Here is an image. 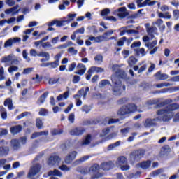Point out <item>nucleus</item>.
I'll return each instance as SVG.
<instances>
[{
	"label": "nucleus",
	"mask_w": 179,
	"mask_h": 179,
	"mask_svg": "<svg viewBox=\"0 0 179 179\" xmlns=\"http://www.w3.org/2000/svg\"><path fill=\"white\" fill-rule=\"evenodd\" d=\"M64 130L62 129H53L51 131L52 136H57V135H62Z\"/></svg>",
	"instance_id": "27"
},
{
	"label": "nucleus",
	"mask_w": 179,
	"mask_h": 179,
	"mask_svg": "<svg viewBox=\"0 0 179 179\" xmlns=\"http://www.w3.org/2000/svg\"><path fill=\"white\" fill-rule=\"evenodd\" d=\"M76 156H78V152L76 151L71 152L67 156L65 157L64 162L66 163V164H71L73 160L76 159Z\"/></svg>",
	"instance_id": "10"
},
{
	"label": "nucleus",
	"mask_w": 179,
	"mask_h": 179,
	"mask_svg": "<svg viewBox=\"0 0 179 179\" xmlns=\"http://www.w3.org/2000/svg\"><path fill=\"white\" fill-rule=\"evenodd\" d=\"M88 159L89 156H84L79 159H76L73 164L76 165L80 164L81 163H83V162H86V160H87Z\"/></svg>",
	"instance_id": "32"
},
{
	"label": "nucleus",
	"mask_w": 179,
	"mask_h": 179,
	"mask_svg": "<svg viewBox=\"0 0 179 179\" xmlns=\"http://www.w3.org/2000/svg\"><path fill=\"white\" fill-rule=\"evenodd\" d=\"M36 127L38 128V129H43L44 123L43 122V120H41V118L38 117L36 119Z\"/></svg>",
	"instance_id": "28"
},
{
	"label": "nucleus",
	"mask_w": 179,
	"mask_h": 179,
	"mask_svg": "<svg viewBox=\"0 0 179 179\" xmlns=\"http://www.w3.org/2000/svg\"><path fill=\"white\" fill-rule=\"evenodd\" d=\"M37 56L45 57L47 61H50V53L47 52H41L37 55Z\"/></svg>",
	"instance_id": "35"
},
{
	"label": "nucleus",
	"mask_w": 179,
	"mask_h": 179,
	"mask_svg": "<svg viewBox=\"0 0 179 179\" xmlns=\"http://www.w3.org/2000/svg\"><path fill=\"white\" fill-rule=\"evenodd\" d=\"M59 81V78H52L49 80V85H55V83H58Z\"/></svg>",
	"instance_id": "61"
},
{
	"label": "nucleus",
	"mask_w": 179,
	"mask_h": 179,
	"mask_svg": "<svg viewBox=\"0 0 179 179\" xmlns=\"http://www.w3.org/2000/svg\"><path fill=\"white\" fill-rule=\"evenodd\" d=\"M128 101H129V99L123 97L117 100V104H119V106H122V104H125L126 103H128Z\"/></svg>",
	"instance_id": "36"
},
{
	"label": "nucleus",
	"mask_w": 179,
	"mask_h": 179,
	"mask_svg": "<svg viewBox=\"0 0 179 179\" xmlns=\"http://www.w3.org/2000/svg\"><path fill=\"white\" fill-rule=\"evenodd\" d=\"M40 66L41 68H47V66H50V68L51 69H55V68L59 66V63H57V62H49L48 63H42L40 64Z\"/></svg>",
	"instance_id": "15"
},
{
	"label": "nucleus",
	"mask_w": 179,
	"mask_h": 179,
	"mask_svg": "<svg viewBox=\"0 0 179 179\" xmlns=\"http://www.w3.org/2000/svg\"><path fill=\"white\" fill-rule=\"evenodd\" d=\"M59 170L62 171H69L71 168L68 167V166L65 164H62V166H59Z\"/></svg>",
	"instance_id": "50"
},
{
	"label": "nucleus",
	"mask_w": 179,
	"mask_h": 179,
	"mask_svg": "<svg viewBox=\"0 0 179 179\" xmlns=\"http://www.w3.org/2000/svg\"><path fill=\"white\" fill-rule=\"evenodd\" d=\"M10 148L9 146H1L0 147V157H3V156H8L9 155V152Z\"/></svg>",
	"instance_id": "18"
},
{
	"label": "nucleus",
	"mask_w": 179,
	"mask_h": 179,
	"mask_svg": "<svg viewBox=\"0 0 179 179\" xmlns=\"http://www.w3.org/2000/svg\"><path fill=\"white\" fill-rule=\"evenodd\" d=\"M22 39L20 38H13L7 40L4 43V48H8V47H12L15 43H20Z\"/></svg>",
	"instance_id": "14"
},
{
	"label": "nucleus",
	"mask_w": 179,
	"mask_h": 179,
	"mask_svg": "<svg viewBox=\"0 0 179 179\" xmlns=\"http://www.w3.org/2000/svg\"><path fill=\"white\" fill-rule=\"evenodd\" d=\"M117 15L120 19H124V17H127V16L129 15V13L128 12L120 13Z\"/></svg>",
	"instance_id": "54"
},
{
	"label": "nucleus",
	"mask_w": 179,
	"mask_h": 179,
	"mask_svg": "<svg viewBox=\"0 0 179 179\" xmlns=\"http://www.w3.org/2000/svg\"><path fill=\"white\" fill-rule=\"evenodd\" d=\"M10 146L13 150L17 151L22 148L20 142H19V139L17 138H13L10 141Z\"/></svg>",
	"instance_id": "13"
},
{
	"label": "nucleus",
	"mask_w": 179,
	"mask_h": 179,
	"mask_svg": "<svg viewBox=\"0 0 179 179\" xmlns=\"http://www.w3.org/2000/svg\"><path fill=\"white\" fill-rule=\"evenodd\" d=\"M1 131H0V136H5L8 134V129H1Z\"/></svg>",
	"instance_id": "64"
},
{
	"label": "nucleus",
	"mask_w": 179,
	"mask_h": 179,
	"mask_svg": "<svg viewBox=\"0 0 179 179\" xmlns=\"http://www.w3.org/2000/svg\"><path fill=\"white\" fill-rule=\"evenodd\" d=\"M12 61V55H9L7 57H3L1 59V62L6 64V62H10Z\"/></svg>",
	"instance_id": "40"
},
{
	"label": "nucleus",
	"mask_w": 179,
	"mask_h": 179,
	"mask_svg": "<svg viewBox=\"0 0 179 179\" xmlns=\"http://www.w3.org/2000/svg\"><path fill=\"white\" fill-rule=\"evenodd\" d=\"M120 169H121L122 171H128V170H129V169H131V166L128 164L122 165L120 166Z\"/></svg>",
	"instance_id": "59"
},
{
	"label": "nucleus",
	"mask_w": 179,
	"mask_h": 179,
	"mask_svg": "<svg viewBox=\"0 0 179 179\" xmlns=\"http://www.w3.org/2000/svg\"><path fill=\"white\" fill-rule=\"evenodd\" d=\"M94 61L96 62H103V56L101 55H97L94 57Z\"/></svg>",
	"instance_id": "58"
},
{
	"label": "nucleus",
	"mask_w": 179,
	"mask_h": 179,
	"mask_svg": "<svg viewBox=\"0 0 179 179\" xmlns=\"http://www.w3.org/2000/svg\"><path fill=\"white\" fill-rule=\"evenodd\" d=\"M125 79L127 78V73L122 70H118L115 72V75L111 76L112 81V91L115 96H121L124 92H125L127 87L125 85H122L121 79Z\"/></svg>",
	"instance_id": "1"
},
{
	"label": "nucleus",
	"mask_w": 179,
	"mask_h": 179,
	"mask_svg": "<svg viewBox=\"0 0 179 179\" xmlns=\"http://www.w3.org/2000/svg\"><path fill=\"white\" fill-rule=\"evenodd\" d=\"M47 40H48V36L43 38L41 41H36L34 42V44L36 47H38L39 44H43V43H44V41H47Z\"/></svg>",
	"instance_id": "44"
},
{
	"label": "nucleus",
	"mask_w": 179,
	"mask_h": 179,
	"mask_svg": "<svg viewBox=\"0 0 179 179\" xmlns=\"http://www.w3.org/2000/svg\"><path fill=\"white\" fill-rule=\"evenodd\" d=\"M39 115L42 117H45L47 114H48V110L45 108H41L38 113Z\"/></svg>",
	"instance_id": "45"
},
{
	"label": "nucleus",
	"mask_w": 179,
	"mask_h": 179,
	"mask_svg": "<svg viewBox=\"0 0 179 179\" xmlns=\"http://www.w3.org/2000/svg\"><path fill=\"white\" fill-rule=\"evenodd\" d=\"M22 129H23V127H22V125L18 124V125L11 127L10 129V131L13 135H17V134H20V132H22Z\"/></svg>",
	"instance_id": "17"
},
{
	"label": "nucleus",
	"mask_w": 179,
	"mask_h": 179,
	"mask_svg": "<svg viewBox=\"0 0 179 179\" xmlns=\"http://www.w3.org/2000/svg\"><path fill=\"white\" fill-rule=\"evenodd\" d=\"M67 17H69V20H66V24H69L71 23V22H72V20H74V19L76 17V14H71V13H69L67 15Z\"/></svg>",
	"instance_id": "37"
},
{
	"label": "nucleus",
	"mask_w": 179,
	"mask_h": 179,
	"mask_svg": "<svg viewBox=\"0 0 179 179\" xmlns=\"http://www.w3.org/2000/svg\"><path fill=\"white\" fill-rule=\"evenodd\" d=\"M157 45V40H155L151 43H146L145 47H147V48H149L150 50H152V48H155V45Z\"/></svg>",
	"instance_id": "33"
},
{
	"label": "nucleus",
	"mask_w": 179,
	"mask_h": 179,
	"mask_svg": "<svg viewBox=\"0 0 179 179\" xmlns=\"http://www.w3.org/2000/svg\"><path fill=\"white\" fill-rule=\"evenodd\" d=\"M43 135L45 136H48V131L34 132L31 136V139H36V138H38V136H43Z\"/></svg>",
	"instance_id": "20"
},
{
	"label": "nucleus",
	"mask_w": 179,
	"mask_h": 179,
	"mask_svg": "<svg viewBox=\"0 0 179 179\" xmlns=\"http://www.w3.org/2000/svg\"><path fill=\"white\" fill-rule=\"evenodd\" d=\"M61 162V159L59 156L57 155H52L49 157L48 160V166H55V164H58Z\"/></svg>",
	"instance_id": "12"
},
{
	"label": "nucleus",
	"mask_w": 179,
	"mask_h": 179,
	"mask_svg": "<svg viewBox=\"0 0 179 179\" xmlns=\"http://www.w3.org/2000/svg\"><path fill=\"white\" fill-rule=\"evenodd\" d=\"M90 171L91 173H93V176L92 177V179H96V178H101L103 176H104V173H100V165L99 164H94L90 168Z\"/></svg>",
	"instance_id": "6"
},
{
	"label": "nucleus",
	"mask_w": 179,
	"mask_h": 179,
	"mask_svg": "<svg viewBox=\"0 0 179 179\" xmlns=\"http://www.w3.org/2000/svg\"><path fill=\"white\" fill-rule=\"evenodd\" d=\"M110 13V9L109 8H105L102 10L101 12V16H107V15H109Z\"/></svg>",
	"instance_id": "53"
},
{
	"label": "nucleus",
	"mask_w": 179,
	"mask_h": 179,
	"mask_svg": "<svg viewBox=\"0 0 179 179\" xmlns=\"http://www.w3.org/2000/svg\"><path fill=\"white\" fill-rule=\"evenodd\" d=\"M121 145V141H117L115 143H112L108 145V149L111 150V149H114V148H117Z\"/></svg>",
	"instance_id": "43"
},
{
	"label": "nucleus",
	"mask_w": 179,
	"mask_h": 179,
	"mask_svg": "<svg viewBox=\"0 0 179 179\" xmlns=\"http://www.w3.org/2000/svg\"><path fill=\"white\" fill-rule=\"evenodd\" d=\"M8 110H12L13 108V103H12V99L8 98L4 101V107H7Z\"/></svg>",
	"instance_id": "26"
},
{
	"label": "nucleus",
	"mask_w": 179,
	"mask_h": 179,
	"mask_svg": "<svg viewBox=\"0 0 179 179\" xmlns=\"http://www.w3.org/2000/svg\"><path fill=\"white\" fill-rule=\"evenodd\" d=\"M18 141L21 145H26L27 143V136H22L18 138Z\"/></svg>",
	"instance_id": "46"
},
{
	"label": "nucleus",
	"mask_w": 179,
	"mask_h": 179,
	"mask_svg": "<svg viewBox=\"0 0 179 179\" xmlns=\"http://www.w3.org/2000/svg\"><path fill=\"white\" fill-rule=\"evenodd\" d=\"M41 170V166H40V164H36V165L31 166L27 174V178H31V177H34V176H37V174L40 173Z\"/></svg>",
	"instance_id": "9"
},
{
	"label": "nucleus",
	"mask_w": 179,
	"mask_h": 179,
	"mask_svg": "<svg viewBox=\"0 0 179 179\" xmlns=\"http://www.w3.org/2000/svg\"><path fill=\"white\" fill-rule=\"evenodd\" d=\"M127 41V36L122 37L118 41H117V45L118 47H122L124 45V43Z\"/></svg>",
	"instance_id": "42"
},
{
	"label": "nucleus",
	"mask_w": 179,
	"mask_h": 179,
	"mask_svg": "<svg viewBox=\"0 0 179 179\" xmlns=\"http://www.w3.org/2000/svg\"><path fill=\"white\" fill-rule=\"evenodd\" d=\"M156 87H157V89H162V87H169V86H171V84L170 83H159V84H157Z\"/></svg>",
	"instance_id": "38"
},
{
	"label": "nucleus",
	"mask_w": 179,
	"mask_h": 179,
	"mask_svg": "<svg viewBox=\"0 0 179 179\" xmlns=\"http://www.w3.org/2000/svg\"><path fill=\"white\" fill-rule=\"evenodd\" d=\"M137 62H138V59L135 57L131 56L129 58L128 64L129 66H134V65H135V64H136Z\"/></svg>",
	"instance_id": "30"
},
{
	"label": "nucleus",
	"mask_w": 179,
	"mask_h": 179,
	"mask_svg": "<svg viewBox=\"0 0 179 179\" xmlns=\"http://www.w3.org/2000/svg\"><path fill=\"white\" fill-rule=\"evenodd\" d=\"M81 110L83 113H85L86 114H88V113H90V108L87 105H84L82 107Z\"/></svg>",
	"instance_id": "51"
},
{
	"label": "nucleus",
	"mask_w": 179,
	"mask_h": 179,
	"mask_svg": "<svg viewBox=\"0 0 179 179\" xmlns=\"http://www.w3.org/2000/svg\"><path fill=\"white\" fill-rule=\"evenodd\" d=\"M136 111H138V106L135 103H128L120 108L117 110V115L119 117H127L129 114H134Z\"/></svg>",
	"instance_id": "3"
},
{
	"label": "nucleus",
	"mask_w": 179,
	"mask_h": 179,
	"mask_svg": "<svg viewBox=\"0 0 179 179\" xmlns=\"http://www.w3.org/2000/svg\"><path fill=\"white\" fill-rule=\"evenodd\" d=\"M158 17L160 19H171V15H165L163 13H158Z\"/></svg>",
	"instance_id": "49"
},
{
	"label": "nucleus",
	"mask_w": 179,
	"mask_h": 179,
	"mask_svg": "<svg viewBox=\"0 0 179 179\" xmlns=\"http://www.w3.org/2000/svg\"><path fill=\"white\" fill-rule=\"evenodd\" d=\"M173 15L175 20H178L179 18V10H174L173 11Z\"/></svg>",
	"instance_id": "56"
},
{
	"label": "nucleus",
	"mask_w": 179,
	"mask_h": 179,
	"mask_svg": "<svg viewBox=\"0 0 179 179\" xmlns=\"http://www.w3.org/2000/svg\"><path fill=\"white\" fill-rule=\"evenodd\" d=\"M48 177H62V172L58 169H54L53 171H49L48 172Z\"/></svg>",
	"instance_id": "19"
},
{
	"label": "nucleus",
	"mask_w": 179,
	"mask_h": 179,
	"mask_svg": "<svg viewBox=\"0 0 179 179\" xmlns=\"http://www.w3.org/2000/svg\"><path fill=\"white\" fill-rule=\"evenodd\" d=\"M169 117L168 116H162V115H158L157 117L154 119H147L145 120V127L146 128H150L152 127H157V121H159V122H169Z\"/></svg>",
	"instance_id": "5"
},
{
	"label": "nucleus",
	"mask_w": 179,
	"mask_h": 179,
	"mask_svg": "<svg viewBox=\"0 0 179 179\" xmlns=\"http://www.w3.org/2000/svg\"><path fill=\"white\" fill-rule=\"evenodd\" d=\"M148 68V65L143 64L138 71V73H142L143 71H146V69Z\"/></svg>",
	"instance_id": "63"
},
{
	"label": "nucleus",
	"mask_w": 179,
	"mask_h": 179,
	"mask_svg": "<svg viewBox=\"0 0 179 179\" xmlns=\"http://www.w3.org/2000/svg\"><path fill=\"white\" fill-rule=\"evenodd\" d=\"M157 30V28L156 27H150L147 29L148 34H153Z\"/></svg>",
	"instance_id": "47"
},
{
	"label": "nucleus",
	"mask_w": 179,
	"mask_h": 179,
	"mask_svg": "<svg viewBox=\"0 0 179 179\" xmlns=\"http://www.w3.org/2000/svg\"><path fill=\"white\" fill-rule=\"evenodd\" d=\"M145 153H146V150L142 148L135 150L133 152H131L129 154L130 164H135V163L141 162V159H142L145 156Z\"/></svg>",
	"instance_id": "4"
},
{
	"label": "nucleus",
	"mask_w": 179,
	"mask_h": 179,
	"mask_svg": "<svg viewBox=\"0 0 179 179\" xmlns=\"http://www.w3.org/2000/svg\"><path fill=\"white\" fill-rule=\"evenodd\" d=\"M17 69H19V67H17V66H12L8 68V71L10 73H12V72H15L17 71Z\"/></svg>",
	"instance_id": "55"
},
{
	"label": "nucleus",
	"mask_w": 179,
	"mask_h": 179,
	"mask_svg": "<svg viewBox=\"0 0 179 179\" xmlns=\"http://www.w3.org/2000/svg\"><path fill=\"white\" fill-rule=\"evenodd\" d=\"M154 76L155 78H157L158 80H166V79H169V75L166 73H162V71H157Z\"/></svg>",
	"instance_id": "21"
},
{
	"label": "nucleus",
	"mask_w": 179,
	"mask_h": 179,
	"mask_svg": "<svg viewBox=\"0 0 179 179\" xmlns=\"http://www.w3.org/2000/svg\"><path fill=\"white\" fill-rule=\"evenodd\" d=\"M107 85L111 86V83H110V80H102L99 82V87H104L105 86H107Z\"/></svg>",
	"instance_id": "34"
},
{
	"label": "nucleus",
	"mask_w": 179,
	"mask_h": 179,
	"mask_svg": "<svg viewBox=\"0 0 179 179\" xmlns=\"http://www.w3.org/2000/svg\"><path fill=\"white\" fill-rule=\"evenodd\" d=\"M92 142V135L91 134H87L85 139L83 140L81 145L82 146H86L87 145H90Z\"/></svg>",
	"instance_id": "24"
},
{
	"label": "nucleus",
	"mask_w": 179,
	"mask_h": 179,
	"mask_svg": "<svg viewBox=\"0 0 179 179\" xmlns=\"http://www.w3.org/2000/svg\"><path fill=\"white\" fill-rule=\"evenodd\" d=\"M85 72H86V68L80 69L78 71H76L75 73L76 75H80V76H82V75H85Z\"/></svg>",
	"instance_id": "60"
},
{
	"label": "nucleus",
	"mask_w": 179,
	"mask_h": 179,
	"mask_svg": "<svg viewBox=\"0 0 179 179\" xmlns=\"http://www.w3.org/2000/svg\"><path fill=\"white\" fill-rule=\"evenodd\" d=\"M33 72V67L26 68L23 70V75H29V73H31Z\"/></svg>",
	"instance_id": "48"
},
{
	"label": "nucleus",
	"mask_w": 179,
	"mask_h": 179,
	"mask_svg": "<svg viewBox=\"0 0 179 179\" xmlns=\"http://www.w3.org/2000/svg\"><path fill=\"white\" fill-rule=\"evenodd\" d=\"M80 81V76L75 75L73 78V83H79Z\"/></svg>",
	"instance_id": "57"
},
{
	"label": "nucleus",
	"mask_w": 179,
	"mask_h": 179,
	"mask_svg": "<svg viewBox=\"0 0 179 179\" xmlns=\"http://www.w3.org/2000/svg\"><path fill=\"white\" fill-rule=\"evenodd\" d=\"M114 166L115 164L113 161L102 162L100 166L101 169L103 170V171H108L111 170V169H114Z\"/></svg>",
	"instance_id": "11"
},
{
	"label": "nucleus",
	"mask_w": 179,
	"mask_h": 179,
	"mask_svg": "<svg viewBox=\"0 0 179 179\" xmlns=\"http://www.w3.org/2000/svg\"><path fill=\"white\" fill-rule=\"evenodd\" d=\"M90 87H82L80 90H79L75 95L73 96V98L77 100H80V97L83 96V100L86 99V96H87V92H90Z\"/></svg>",
	"instance_id": "7"
},
{
	"label": "nucleus",
	"mask_w": 179,
	"mask_h": 179,
	"mask_svg": "<svg viewBox=\"0 0 179 179\" xmlns=\"http://www.w3.org/2000/svg\"><path fill=\"white\" fill-rule=\"evenodd\" d=\"M155 24H157V26L159 27V31H161V33L164 32V30H166V25L163 24V20H157Z\"/></svg>",
	"instance_id": "22"
},
{
	"label": "nucleus",
	"mask_w": 179,
	"mask_h": 179,
	"mask_svg": "<svg viewBox=\"0 0 179 179\" xmlns=\"http://www.w3.org/2000/svg\"><path fill=\"white\" fill-rule=\"evenodd\" d=\"M17 9H19V5L17 4L11 8L6 9L5 13L6 15H10V13H12V16H15V15H17V13H19V11L20 10Z\"/></svg>",
	"instance_id": "16"
},
{
	"label": "nucleus",
	"mask_w": 179,
	"mask_h": 179,
	"mask_svg": "<svg viewBox=\"0 0 179 179\" xmlns=\"http://www.w3.org/2000/svg\"><path fill=\"white\" fill-rule=\"evenodd\" d=\"M163 171H164L163 169H159L155 171H153L151 173V176L156 177V176H159V174H162V173H163Z\"/></svg>",
	"instance_id": "39"
},
{
	"label": "nucleus",
	"mask_w": 179,
	"mask_h": 179,
	"mask_svg": "<svg viewBox=\"0 0 179 179\" xmlns=\"http://www.w3.org/2000/svg\"><path fill=\"white\" fill-rule=\"evenodd\" d=\"M55 24L57 27H62V26H65V23H66V20H55Z\"/></svg>",
	"instance_id": "41"
},
{
	"label": "nucleus",
	"mask_w": 179,
	"mask_h": 179,
	"mask_svg": "<svg viewBox=\"0 0 179 179\" xmlns=\"http://www.w3.org/2000/svg\"><path fill=\"white\" fill-rule=\"evenodd\" d=\"M76 68V62H73L69 66V72H72Z\"/></svg>",
	"instance_id": "62"
},
{
	"label": "nucleus",
	"mask_w": 179,
	"mask_h": 179,
	"mask_svg": "<svg viewBox=\"0 0 179 179\" xmlns=\"http://www.w3.org/2000/svg\"><path fill=\"white\" fill-rule=\"evenodd\" d=\"M178 103H171L168 105L165 109L158 110L157 111V115H162V117L166 115L169 119V122H170L171 119L174 118V113H173V111H176V110H178Z\"/></svg>",
	"instance_id": "2"
},
{
	"label": "nucleus",
	"mask_w": 179,
	"mask_h": 179,
	"mask_svg": "<svg viewBox=\"0 0 179 179\" xmlns=\"http://www.w3.org/2000/svg\"><path fill=\"white\" fill-rule=\"evenodd\" d=\"M68 120L69 121V122H71V124H73V122H75V114L71 113L69 115Z\"/></svg>",
	"instance_id": "52"
},
{
	"label": "nucleus",
	"mask_w": 179,
	"mask_h": 179,
	"mask_svg": "<svg viewBox=\"0 0 179 179\" xmlns=\"http://www.w3.org/2000/svg\"><path fill=\"white\" fill-rule=\"evenodd\" d=\"M68 97H69V91L65 92L63 94H59L57 97V100H58V101H61V100H62L63 99L66 100V99H68Z\"/></svg>",
	"instance_id": "29"
},
{
	"label": "nucleus",
	"mask_w": 179,
	"mask_h": 179,
	"mask_svg": "<svg viewBox=\"0 0 179 179\" xmlns=\"http://www.w3.org/2000/svg\"><path fill=\"white\" fill-rule=\"evenodd\" d=\"M150 166H152V161L149 159L147 161H143L141 163H140V167L143 170H146V169H149Z\"/></svg>",
	"instance_id": "23"
},
{
	"label": "nucleus",
	"mask_w": 179,
	"mask_h": 179,
	"mask_svg": "<svg viewBox=\"0 0 179 179\" xmlns=\"http://www.w3.org/2000/svg\"><path fill=\"white\" fill-rule=\"evenodd\" d=\"M86 132V128L83 127H76L70 130L69 134L71 136H82Z\"/></svg>",
	"instance_id": "8"
},
{
	"label": "nucleus",
	"mask_w": 179,
	"mask_h": 179,
	"mask_svg": "<svg viewBox=\"0 0 179 179\" xmlns=\"http://www.w3.org/2000/svg\"><path fill=\"white\" fill-rule=\"evenodd\" d=\"M117 162L119 164H127V163H128V159H127V157L124 156H120L117 158Z\"/></svg>",
	"instance_id": "31"
},
{
	"label": "nucleus",
	"mask_w": 179,
	"mask_h": 179,
	"mask_svg": "<svg viewBox=\"0 0 179 179\" xmlns=\"http://www.w3.org/2000/svg\"><path fill=\"white\" fill-rule=\"evenodd\" d=\"M48 96V92H44L38 99L37 101L38 104H43Z\"/></svg>",
	"instance_id": "25"
}]
</instances>
